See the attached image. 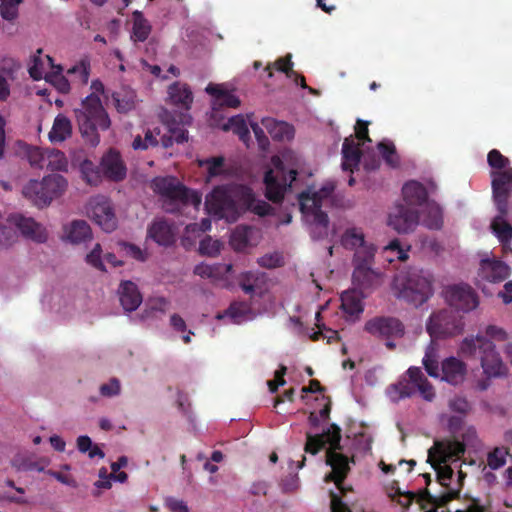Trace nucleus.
Masks as SVG:
<instances>
[{
    "mask_svg": "<svg viewBox=\"0 0 512 512\" xmlns=\"http://www.w3.org/2000/svg\"><path fill=\"white\" fill-rule=\"evenodd\" d=\"M118 293L120 303L125 311H134L142 303V294L138 290L137 285L131 281L122 282L120 284Z\"/></svg>",
    "mask_w": 512,
    "mask_h": 512,
    "instance_id": "a878e982",
    "label": "nucleus"
},
{
    "mask_svg": "<svg viewBox=\"0 0 512 512\" xmlns=\"http://www.w3.org/2000/svg\"><path fill=\"white\" fill-rule=\"evenodd\" d=\"M205 208L208 214L228 222H235L246 211L265 216L271 210L266 201L258 199L249 187L243 185L214 188L206 196Z\"/></svg>",
    "mask_w": 512,
    "mask_h": 512,
    "instance_id": "f03ea898",
    "label": "nucleus"
},
{
    "mask_svg": "<svg viewBox=\"0 0 512 512\" xmlns=\"http://www.w3.org/2000/svg\"><path fill=\"white\" fill-rule=\"evenodd\" d=\"M340 429L332 426L325 433L320 435L307 434V441L305 444V452L312 455L317 454L321 449L329 444V449L326 452V463L331 467V472L326 475V481H333L339 490L343 491L342 482L349 471L348 458L343 454L337 452L340 448Z\"/></svg>",
    "mask_w": 512,
    "mask_h": 512,
    "instance_id": "39448f33",
    "label": "nucleus"
},
{
    "mask_svg": "<svg viewBox=\"0 0 512 512\" xmlns=\"http://www.w3.org/2000/svg\"><path fill=\"white\" fill-rule=\"evenodd\" d=\"M365 330L378 337H401L404 334L403 324L396 318L376 317L366 322Z\"/></svg>",
    "mask_w": 512,
    "mask_h": 512,
    "instance_id": "aec40b11",
    "label": "nucleus"
},
{
    "mask_svg": "<svg viewBox=\"0 0 512 512\" xmlns=\"http://www.w3.org/2000/svg\"><path fill=\"white\" fill-rule=\"evenodd\" d=\"M449 412L467 416L471 411V405L465 397L454 396L448 401Z\"/></svg>",
    "mask_w": 512,
    "mask_h": 512,
    "instance_id": "864d4df0",
    "label": "nucleus"
},
{
    "mask_svg": "<svg viewBox=\"0 0 512 512\" xmlns=\"http://www.w3.org/2000/svg\"><path fill=\"white\" fill-rule=\"evenodd\" d=\"M509 454L508 449L504 447H496L487 454V467L491 470H498L506 464Z\"/></svg>",
    "mask_w": 512,
    "mask_h": 512,
    "instance_id": "09e8293b",
    "label": "nucleus"
},
{
    "mask_svg": "<svg viewBox=\"0 0 512 512\" xmlns=\"http://www.w3.org/2000/svg\"><path fill=\"white\" fill-rule=\"evenodd\" d=\"M46 169L52 171H66L68 168V160L65 154L56 149L47 148Z\"/></svg>",
    "mask_w": 512,
    "mask_h": 512,
    "instance_id": "37998d69",
    "label": "nucleus"
},
{
    "mask_svg": "<svg viewBox=\"0 0 512 512\" xmlns=\"http://www.w3.org/2000/svg\"><path fill=\"white\" fill-rule=\"evenodd\" d=\"M200 167L207 169V181L212 178L222 175L225 172L224 158L223 157H210L198 160Z\"/></svg>",
    "mask_w": 512,
    "mask_h": 512,
    "instance_id": "c03bdc74",
    "label": "nucleus"
},
{
    "mask_svg": "<svg viewBox=\"0 0 512 512\" xmlns=\"http://www.w3.org/2000/svg\"><path fill=\"white\" fill-rule=\"evenodd\" d=\"M335 183L326 181L320 188L309 187L299 195L300 210L308 224L313 238L321 239L328 235V217L322 211L331 203Z\"/></svg>",
    "mask_w": 512,
    "mask_h": 512,
    "instance_id": "20e7f679",
    "label": "nucleus"
},
{
    "mask_svg": "<svg viewBox=\"0 0 512 512\" xmlns=\"http://www.w3.org/2000/svg\"><path fill=\"white\" fill-rule=\"evenodd\" d=\"M422 224L429 229H440L443 224L442 210L435 202H427L425 205Z\"/></svg>",
    "mask_w": 512,
    "mask_h": 512,
    "instance_id": "4c0bfd02",
    "label": "nucleus"
},
{
    "mask_svg": "<svg viewBox=\"0 0 512 512\" xmlns=\"http://www.w3.org/2000/svg\"><path fill=\"white\" fill-rule=\"evenodd\" d=\"M360 162L359 143L353 136L345 138L342 146V168L353 171Z\"/></svg>",
    "mask_w": 512,
    "mask_h": 512,
    "instance_id": "c85d7f7f",
    "label": "nucleus"
},
{
    "mask_svg": "<svg viewBox=\"0 0 512 512\" xmlns=\"http://www.w3.org/2000/svg\"><path fill=\"white\" fill-rule=\"evenodd\" d=\"M55 68L52 58L48 55H42V50L39 49L31 60L29 74L34 80L45 79L51 73L49 70Z\"/></svg>",
    "mask_w": 512,
    "mask_h": 512,
    "instance_id": "7c9ffc66",
    "label": "nucleus"
},
{
    "mask_svg": "<svg viewBox=\"0 0 512 512\" xmlns=\"http://www.w3.org/2000/svg\"><path fill=\"white\" fill-rule=\"evenodd\" d=\"M86 214L106 232H111L117 227L114 209L110 200L105 196L92 197L86 206Z\"/></svg>",
    "mask_w": 512,
    "mask_h": 512,
    "instance_id": "dca6fc26",
    "label": "nucleus"
},
{
    "mask_svg": "<svg viewBox=\"0 0 512 512\" xmlns=\"http://www.w3.org/2000/svg\"><path fill=\"white\" fill-rule=\"evenodd\" d=\"M271 163L272 167L264 177L266 196L273 202H279L296 179L299 158L293 151L285 150L274 156Z\"/></svg>",
    "mask_w": 512,
    "mask_h": 512,
    "instance_id": "0eeeda50",
    "label": "nucleus"
},
{
    "mask_svg": "<svg viewBox=\"0 0 512 512\" xmlns=\"http://www.w3.org/2000/svg\"><path fill=\"white\" fill-rule=\"evenodd\" d=\"M388 225L398 233H409L413 231L418 223L417 211L404 205H397L389 213Z\"/></svg>",
    "mask_w": 512,
    "mask_h": 512,
    "instance_id": "a211bd4d",
    "label": "nucleus"
},
{
    "mask_svg": "<svg viewBox=\"0 0 512 512\" xmlns=\"http://www.w3.org/2000/svg\"><path fill=\"white\" fill-rule=\"evenodd\" d=\"M160 135V130L155 128L153 130L147 129L144 131V138L140 134L136 135L131 143L134 150H146L150 147L158 145L159 141L157 136Z\"/></svg>",
    "mask_w": 512,
    "mask_h": 512,
    "instance_id": "79ce46f5",
    "label": "nucleus"
},
{
    "mask_svg": "<svg viewBox=\"0 0 512 512\" xmlns=\"http://www.w3.org/2000/svg\"><path fill=\"white\" fill-rule=\"evenodd\" d=\"M166 506L173 512H189V508L182 500L169 497L165 501Z\"/></svg>",
    "mask_w": 512,
    "mask_h": 512,
    "instance_id": "774afa93",
    "label": "nucleus"
},
{
    "mask_svg": "<svg viewBox=\"0 0 512 512\" xmlns=\"http://www.w3.org/2000/svg\"><path fill=\"white\" fill-rule=\"evenodd\" d=\"M222 128L225 131H233L244 143H247L249 138V129L246 120L242 115H236L229 118L227 123L223 124Z\"/></svg>",
    "mask_w": 512,
    "mask_h": 512,
    "instance_id": "a19ab883",
    "label": "nucleus"
},
{
    "mask_svg": "<svg viewBox=\"0 0 512 512\" xmlns=\"http://www.w3.org/2000/svg\"><path fill=\"white\" fill-rule=\"evenodd\" d=\"M86 262L100 271H106L102 258V248L99 243L95 244L91 252L87 254Z\"/></svg>",
    "mask_w": 512,
    "mask_h": 512,
    "instance_id": "13d9d810",
    "label": "nucleus"
},
{
    "mask_svg": "<svg viewBox=\"0 0 512 512\" xmlns=\"http://www.w3.org/2000/svg\"><path fill=\"white\" fill-rule=\"evenodd\" d=\"M373 261L353 260V283L361 290L371 289L381 284V274L371 268Z\"/></svg>",
    "mask_w": 512,
    "mask_h": 512,
    "instance_id": "412c9836",
    "label": "nucleus"
},
{
    "mask_svg": "<svg viewBox=\"0 0 512 512\" xmlns=\"http://www.w3.org/2000/svg\"><path fill=\"white\" fill-rule=\"evenodd\" d=\"M465 451L463 443L456 440L435 441L434 445L428 449V462L437 472L438 477L443 480H449L452 476V470L446 465L447 462L456 460Z\"/></svg>",
    "mask_w": 512,
    "mask_h": 512,
    "instance_id": "ddd939ff",
    "label": "nucleus"
},
{
    "mask_svg": "<svg viewBox=\"0 0 512 512\" xmlns=\"http://www.w3.org/2000/svg\"><path fill=\"white\" fill-rule=\"evenodd\" d=\"M480 267L478 276L489 282H500L510 274V268L502 261L491 257L489 253L480 255Z\"/></svg>",
    "mask_w": 512,
    "mask_h": 512,
    "instance_id": "6ab92c4d",
    "label": "nucleus"
},
{
    "mask_svg": "<svg viewBox=\"0 0 512 512\" xmlns=\"http://www.w3.org/2000/svg\"><path fill=\"white\" fill-rule=\"evenodd\" d=\"M257 313L246 302H233L224 313H219L217 319H228L232 324H242L255 319Z\"/></svg>",
    "mask_w": 512,
    "mask_h": 512,
    "instance_id": "b1692460",
    "label": "nucleus"
},
{
    "mask_svg": "<svg viewBox=\"0 0 512 512\" xmlns=\"http://www.w3.org/2000/svg\"><path fill=\"white\" fill-rule=\"evenodd\" d=\"M63 238L73 244H79L92 238L90 226L84 220H74L63 228Z\"/></svg>",
    "mask_w": 512,
    "mask_h": 512,
    "instance_id": "bb28decb",
    "label": "nucleus"
},
{
    "mask_svg": "<svg viewBox=\"0 0 512 512\" xmlns=\"http://www.w3.org/2000/svg\"><path fill=\"white\" fill-rule=\"evenodd\" d=\"M250 126L253 130V133L256 137L259 147L262 150H265L269 146V139L265 135L263 128L261 126H259L257 123H250Z\"/></svg>",
    "mask_w": 512,
    "mask_h": 512,
    "instance_id": "338daca9",
    "label": "nucleus"
},
{
    "mask_svg": "<svg viewBox=\"0 0 512 512\" xmlns=\"http://www.w3.org/2000/svg\"><path fill=\"white\" fill-rule=\"evenodd\" d=\"M281 489L285 493L295 492L299 488V478L296 474L290 473L281 481Z\"/></svg>",
    "mask_w": 512,
    "mask_h": 512,
    "instance_id": "69168bd1",
    "label": "nucleus"
},
{
    "mask_svg": "<svg viewBox=\"0 0 512 512\" xmlns=\"http://www.w3.org/2000/svg\"><path fill=\"white\" fill-rule=\"evenodd\" d=\"M26 156L31 166L35 168H46L47 148L30 146L26 150Z\"/></svg>",
    "mask_w": 512,
    "mask_h": 512,
    "instance_id": "8fccbe9b",
    "label": "nucleus"
},
{
    "mask_svg": "<svg viewBox=\"0 0 512 512\" xmlns=\"http://www.w3.org/2000/svg\"><path fill=\"white\" fill-rule=\"evenodd\" d=\"M91 90L92 93L82 101L81 107L75 109V117L82 136L92 146H96L100 142L97 130H107L111 121L99 97L104 93V85L101 81L94 80L91 83Z\"/></svg>",
    "mask_w": 512,
    "mask_h": 512,
    "instance_id": "7ed1b4c3",
    "label": "nucleus"
},
{
    "mask_svg": "<svg viewBox=\"0 0 512 512\" xmlns=\"http://www.w3.org/2000/svg\"><path fill=\"white\" fill-rule=\"evenodd\" d=\"M426 328L432 338H448L461 334L464 323L454 311L443 309L430 316Z\"/></svg>",
    "mask_w": 512,
    "mask_h": 512,
    "instance_id": "4468645a",
    "label": "nucleus"
},
{
    "mask_svg": "<svg viewBox=\"0 0 512 512\" xmlns=\"http://www.w3.org/2000/svg\"><path fill=\"white\" fill-rule=\"evenodd\" d=\"M466 416L455 414L451 412H445L440 415V422L444 425L451 433H459L463 428Z\"/></svg>",
    "mask_w": 512,
    "mask_h": 512,
    "instance_id": "49530a36",
    "label": "nucleus"
},
{
    "mask_svg": "<svg viewBox=\"0 0 512 512\" xmlns=\"http://www.w3.org/2000/svg\"><path fill=\"white\" fill-rule=\"evenodd\" d=\"M479 350L481 367L487 378L506 375L507 368L490 339L484 336L465 338L460 345L459 352L466 357H473Z\"/></svg>",
    "mask_w": 512,
    "mask_h": 512,
    "instance_id": "9d476101",
    "label": "nucleus"
},
{
    "mask_svg": "<svg viewBox=\"0 0 512 512\" xmlns=\"http://www.w3.org/2000/svg\"><path fill=\"white\" fill-rule=\"evenodd\" d=\"M378 149L388 165L392 167L398 165V156L396 154L395 146L392 142L387 140L381 141L378 144Z\"/></svg>",
    "mask_w": 512,
    "mask_h": 512,
    "instance_id": "603ef678",
    "label": "nucleus"
},
{
    "mask_svg": "<svg viewBox=\"0 0 512 512\" xmlns=\"http://www.w3.org/2000/svg\"><path fill=\"white\" fill-rule=\"evenodd\" d=\"M55 69V71H51V73L46 76L45 80L55 86L58 91L67 93L70 90L69 81L62 75L60 66H57Z\"/></svg>",
    "mask_w": 512,
    "mask_h": 512,
    "instance_id": "3c124183",
    "label": "nucleus"
},
{
    "mask_svg": "<svg viewBox=\"0 0 512 512\" xmlns=\"http://www.w3.org/2000/svg\"><path fill=\"white\" fill-rule=\"evenodd\" d=\"M187 138L188 135L187 131L185 130L181 129L177 131H171V135H163L161 137V144L164 148H168L173 144L174 141L177 143H183L187 140Z\"/></svg>",
    "mask_w": 512,
    "mask_h": 512,
    "instance_id": "0e129e2a",
    "label": "nucleus"
},
{
    "mask_svg": "<svg viewBox=\"0 0 512 512\" xmlns=\"http://www.w3.org/2000/svg\"><path fill=\"white\" fill-rule=\"evenodd\" d=\"M168 95L171 103L183 109H189L193 101L192 92L188 86L179 82L169 86Z\"/></svg>",
    "mask_w": 512,
    "mask_h": 512,
    "instance_id": "72a5a7b5",
    "label": "nucleus"
},
{
    "mask_svg": "<svg viewBox=\"0 0 512 512\" xmlns=\"http://www.w3.org/2000/svg\"><path fill=\"white\" fill-rule=\"evenodd\" d=\"M364 294L358 289L347 290L341 295V308L350 320L359 318L364 310L363 306Z\"/></svg>",
    "mask_w": 512,
    "mask_h": 512,
    "instance_id": "393cba45",
    "label": "nucleus"
},
{
    "mask_svg": "<svg viewBox=\"0 0 512 512\" xmlns=\"http://www.w3.org/2000/svg\"><path fill=\"white\" fill-rule=\"evenodd\" d=\"M72 134L71 121L63 114L55 117L52 128L48 134L52 143H61L68 139Z\"/></svg>",
    "mask_w": 512,
    "mask_h": 512,
    "instance_id": "473e14b6",
    "label": "nucleus"
},
{
    "mask_svg": "<svg viewBox=\"0 0 512 512\" xmlns=\"http://www.w3.org/2000/svg\"><path fill=\"white\" fill-rule=\"evenodd\" d=\"M392 291L414 306L422 305L433 293L431 275L417 268L399 271L393 279Z\"/></svg>",
    "mask_w": 512,
    "mask_h": 512,
    "instance_id": "6e6552de",
    "label": "nucleus"
},
{
    "mask_svg": "<svg viewBox=\"0 0 512 512\" xmlns=\"http://www.w3.org/2000/svg\"><path fill=\"white\" fill-rule=\"evenodd\" d=\"M9 220L19 229L24 237L38 243H44L47 241V229L41 223L36 222L33 218L16 214L10 216Z\"/></svg>",
    "mask_w": 512,
    "mask_h": 512,
    "instance_id": "4be33fe9",
    "label": "nucleus"
},
{
    "mask_svg": "<svg viewBox=\"0 0 512 512\" xmlns=\"http://www.w3.org/2000/svg\"><path fill=\"white\" fill-rule=\"evenodd\" d=\"M119 246H120L121 251L125 255H127L135 260L144 261L146 259V253L134 244H129V243L123 242V243H119Z\"/></svg>",
    "mask_w": 512,
    "mask_h": 512,
    "instance_id": "e2e57ef3",
    "label": "nucleus"
},
{
    "mask_svg": "<svg viewBox=\"0 0 512 512\" xmlns=\"http://www.w3.org/2000/svg\"><path fill=\"white\" fill-rule=\"evenodd\" d=\"M261 124L274 139L285 140L293 137V128L285 122L276 121L273 118L267 117L262 119Z\"/></svg>",
    "mask_w": 512,
    "mask_h": 512,
    "instance_id": "f704fd0d",
    "label": "nucleus"
},
{
    "mask_svg": "<svg viewBox=\"0 0 512 512\" xmlns=\"http://www.w3.org/2000/svg\"><path fill=\"white\" fill-rule=\"evenodd\" d=\"M253 229L246 226H238L232 232L230 245L235 251H244L250 244Z\"/></svg>",
    "mask_w": 512,
    "mask_h": 512,
    "instance_id": "ea45409f",
    "label": "nucleus"
},
{
    "mask_svg": "<svg viewBox=\"0 0 512 512\" xmlns=\"http://www.w3.org/2000/svg\"><path fill=\"white\" fill-rule=\"evenodd\" d=\"M404 201L407 207L421 206L427 203L426 188L417 181L407 182L402 189Z\"/></svg>",
    "mask_w": 512,
    "mask_h": 512,
    "instance_id": "c756f323",
    "label": "nucleus"
},
{
    "mask_svg": "<svg viewBox=\"0 0 512 512\" xmlns=\"http://www.w3.org/2000/svg\"><path fill=\"white\" fill-rule=\"evenodd\" d=\"M148 236L159 245L168 246L174 242L175 233L166 221L156 220L150 226Z\"/></svg>",
    "mask_w": 512,
    "mask_h": 512,
    "instance_id": "2f4dec72",
    "label": "nucleus"
},
{
    "mask_svg": "<svg viewBox=\"0 0 512 512\" xmlns=\"http://www.w3.org/2000/svg\"><path fill=\"white\" fill-rule=\"evenodd\" d=\"M487 160L492 168L504 169L491 173L493 198L498 214L490 227L503 252L512 254V168H506L509 164L508 158L495 149L489 152Z\"/></svg>",
    "mask_w": 512,
    "mask_h": 512,
    "instance_id": "f257e3e1",
    "label": "nucleus"
},
{
    "mask_svg": "<svg viewBox=\"0 0 512 512\" xmlns=\"http://www.w3.org/2000/svg\"><path fill=\"white\" fill-rule=\"evenodd\" d=\"M232 270L231 264L208 265L205 263L198 264L194 268V273L201 278L219 279Z\"/></svg>",
    "mask_w": 512,
    "mask_h": 512,
    "instance_id": "58836bf2",
    "label": "nucleus"
},
{
    "mask_svg": "<svg viewBox=\"0 0 512 512\" xmlns=\"http://www.w3.org/2000/svg\"><path fill=\"white\" fill-rule=\"evenodd\" d=\"M99 391L103 397L118 396L121 392V384L118 379L112 378L107 383L102 384Z\"/></svg>",
    "mask_w": 512,
    "mask_h": 512,
    "instance_id": "680f3d73",
    "label": "nucleus"
},
{
    "mask_svg": "<svg viewBox=\"0 0 512 512\" xmlns=\"http://www.w3.org/2000/svg\"><path fill=\"white\" fill-rule=\"evenodd\" d=\"M266 275L261 272H246L239 279V284L246 294L262 295L266 290Z\"/></svg>",
    "mask_w": 512,
    "mask_h": 512,
    "instance_id": "cd10ccee",
    "label": "nucleus"
},
{
    "mask_svg": "<svg viewBox=\"0 0 512 512\" xmlns=\"http://www.w3.org/2000/svg\"><path fill=\"white\" fill-rule=\"evenodd\" d=\"M222 248V243L218 240H214L211 237L204 238L199 245V251L203 255L210 257L217 256Z\"/></svg>",
    "mask_w": 512,
    "mask_h": 512,
    "instance_id": "6e6d98bb",
    "label": "nucleus"
},
{
    "mask_svg": "<svg viewBox=\"0 0 512 512\" xmlns=\"http://www.w3.org/2000/svg\"><path fill=\"white\" fill-rule=\"evenodd\" d=\"M341 244L345 249L354 251L353 260L373 261L376 247L367 239L360 227H349L341 236Z\"/></svg>",
    "mask_w": 512,
    "mask_h": 512,
    "instance_id": "2eb2a0df",
    "label": "nucleus"
},
{
    "mask_svg": "<svg viewBox=\"0 0 512 512\" xmlns=\"http://www.w3.org/2000/svg\"><path fill=\"white\" fill-rule=\"evenodd\" d=\"M67 180L59 174L44 177L41 181L31 180L23 188V195L36 206L42 207L60 197L67 189Z\"/></svg>",
    "mask_w": 512,
    "mask_h": 512,
    "instance_id": "f8f14e48",
    "label": "nucleus"
},
{
    "mask_svg": "<svg viewBox=\"0 0 512 512\" xmlns=\"http://www.w3.org/2000/svg\"><path fill=\"white\" fill-rule=\"evenodd\" d=\"M384 253L386 254V259L389 262L394 260V257L400 261H405L408 258L407 251L403 250L398 241H392L389 243L385 249Z\"/></svg>",
    "mask_w": 512,
    "mask_h": 512,
    "instance_id": "bf43d9fd",
    "label": "nucleus"
},
{
    "mask_svg": "<svg viewBox=\"0 0 512 512\" xmlns=\"http://www.w3.org/2000/svg\"><path fill=\"white\" fill-rule=\"evenodd\" d=\"M444 297L451 307L463 312L474 310L479 304L475 291L464 283L447 286Z\"/></svg>",
    "mask_w": 512,
    "mask_h": 512,
    "instance_id": "f3484780",
    "label": "nucleus"
},
{
    "mask_svg": "<svg viewBox=\"0 0 512 512\" xmlns=\"http://www.w3.org/2000/svg\"><path fill=\"white\" fill-rule=\"evenodd\" d=\"M0 12L1 16L5 20H13L18 15V5L22 2V0H0Z\"/></svg>",
    "mask_w": 512,
    "mask_h": 512,
    "instance_id": "4d7b16f0",
    "label": "nucleus"
},
{
    "mask_svg": "<svg viewBox=\"0 0 512 512\" xmlns=\"http://www.w3.org/2000/svg\"><path fill=\"white\" fill-rule=\"evenodd\" d=\"M81 173L84 180L92 186H97L101 182L102 172L101 168L98 169L92 161L85 160L81 164Z\"/></svg>",
    "mask_w": 512,
    "mask_h": 512,
    "instance_id": "de8ad7c7",
    "label": "nucleus"
},
{
    "mask_svg": "<svg viewBox=\"0 0 512 512\" xmlns=\"http://www.w3.org/2000/svg\"><path fill=\"white\" fill-rule=\"evenodd\" d=\"M416 392L428 402L435 398L433 386L419 367H410L407 370V376L403 377L398 383L390 385L386 390V394L392 402L410 398Z\"/></svg>",
    "mask_w": 512,
    "mask_h": 512,
    "instance_id": "9b49d317",
    "label": "nucleus"
},
{
    "mask_svg": "<svg viewBox=\"0 0 512 512\" xmlns=\"http://www.w3.org/2000/svg\"><path fill=\"white\" fill-rule=\"evenodd\" d=\"M102 174L112 181H121L126 176V167L120 154L115 150H109L103 155L100 163Z\"/></svg>",
    "mask_w": 512,
    "mask_h": 512,
    "instance_id": "5701e85b",
    "label": "nucleus"
},
{
    "mask_svg": "<svg viewBox=\"0 0 512 512\" xmlns=\"http://www.w3.org/2000/svg\"><path fill=\"white\" fill-rule=\"evenodd\" d=\"M257 263L264 268H276L283 264V258L280 253L274 252L258 258Z\"/></svg>",
    "mask_w": 512,
    "mask_h": 512,
    "instance_id": "052dcab7",
    "label": "nucleus"
},
{
    "mask_svg": "<svg viewBox=\"0 0 512 512\" xmlns=\"http://www.w3.org/2000/svg\"><path fill=\"white\" fill-rule=\"evenodd\" d=\"M67 73L75 77L80 84L85 85L90 76V60L85 57L68 69Z\"/></svg>",
    "mask_w": 512,
    "mask_h": 512,
    "instance_id": "a18cd8bd",
    "label": "nucleus"
},
{
    "mask_svg": "<svg viewBox=\"0 0 512 512\" xmlns=\"http://www.w3.org/2000/svg\"><path fill=\"white\" fill-rule=\"evenodd\" d=\"M151 187L160 195L163 209L169 213H184V209L192 206L195 211L201 205L202 196L197 191L187 189L175 177H157Z\"/></svg>",
    "mask_w": 512,
    "mask_h": 512,
    "instance_id": "423d86ee",
    "label": "nucleus"
},
{
    "mask_svg": "<svg viewBox=\"0 0 512 512\" xmlns=\"http://www.w3.org/2000/svg\"><path fill=\"white\" fill-rule=\"evenodd\" d=\"M116 109L120 113H126L135 107V96L132 92L121 95L116 93L114 96Z\"/></svg>",
    "mask_w": 512,
    "mask_h": 512,
    "instance_id": "5fc2aeb1",
    "label": "nucleus"
},
{
    "mask_svg": "<svg viewBox=\"0 0 512 512\" xmlns=\"http://www.w3.org/2000/svg\"><path fill=\"white\" fill-rule=\"evenodd\" d=\"M205 91L208 94L215 96L217 103L221 106L236 108L240 105L239 98L235 94L229 92L223 84L210 83L206 87Z\"/></svg>",
    "mask_w": 512,
    "mask_h": 512,
    "instance_id": "e433bc0d",
    "label": "nucleus"
},
{
    "mask_svg": "<svg viewBox=\"0 0 512 512\" xmlns=\"http://www.w3.org/2000/svg\"><path fill=\"white\" fill-rule=\"evenodd\" d=\"M132 30L131 39L134 42H144L151 33V24L144 17L142 12L134 11L131 18Z\"/></svg>",
    "mask_w": 512,
    "mask_h": 512,
    "instance_id": "c9c22d12",
    "label": "nucleus"
},
{
    "mask_svg": "<svg viewBox=\"0 0 512 512\" xmlns=\"http://www.w3.org/2000/svg\"><path fill=\"white\" fill-rule=\"evenodd\" d=\"M438 351L437 344L431 341L422 360L427 373L454 386L462 384L467 375V365L456 357H448L439 366Z\"/></svg>",
    "mask_w": 512,
    "mask_h": 512,
    "instance_id": "1a4fd4ad",
    "label": "nucleus"
}]
</instances>
